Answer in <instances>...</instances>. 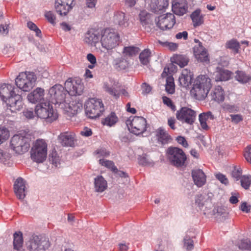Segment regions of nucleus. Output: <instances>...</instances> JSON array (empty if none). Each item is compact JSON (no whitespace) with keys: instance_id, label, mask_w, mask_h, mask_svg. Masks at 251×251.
I'll return each mask as SVG.
<instances>
[{"instance_id":"nucleus-51","label":"nucleus","mask_w":251,"mask_h":251,"mask_svg":"<svg viewBox=\"0 0 251 251\" xmlns=\"http://www.w3.org/2000/svg\"><path fill=\"white\" fill-rule=\"evenodd\" d=\"M8 131L5 128L0 127V145L5 141L9 137Z\"/></svg>"},{"instance_id":"nucleus-13","label":"nucleus","mask_w":251,"mask_h":251,"mask_svg":"<svg viewBox=\"0 0 251 251\" xmlns=\"http://www.w3.org/2000/svg\"><path fill=\"white\" fill-rule=\"evenodd\" d=\"M65 85L67 92L70 95H80L83 92L84 85L80 79L69 78Z\"/></svg>"},{"instance_id":"nucleus-57","label":"nucleus","mask_w":251,"mask_h":251,"mask_svg":"<svg viewBox=\"0 0 251 251\" xmlns=\"http://www.w3.org/2000/svg\"><path fill=\"white\" fill-rule=\"evenodd\" d=\"M95 152L98 157H107L110 155V152L104 148L98 149Z\"/></svg>"},{"instance_id":"nucleus-32","label":"nucleus","mask_w":251,"mask_h":251,"mask_svg":"<svg viewBox=\"0 0 251 251\" xmlns=\"http://www.w3.org/2000/svg\"><path fill=\"white\" fill-rule=\"evenodd\" d=\"M25 182L21 177L17 179V198L22 200L25 196Z\"/></svg>"},{"instance_id":"nucleus-24","label":"nucleus","mask_w":251,"mask_h":251,"mask_svg":"<svg viewBox=\"0 0 251 251\" xmlns=\"http://www.w3.org/2000/svg\"><path fill=\"white\" fill-rule=\"evenodd\" d=\"M155 136L158 142L162 145L167 144L172 140L171 135L161 127L156 130Z\"/></svg>"},{"instance_id":"nucleus-36","label":"nucleus","mask_w":251,"mask_h":251,"mask_svg":"<svg viewBox=\"0 0 251 251\" xmlns=\"http://www.w3.org/2000/svg\"><path fill=\"white\" fill-rule=\"evenodd\" d=\"M231 77V72L222 68H219L216 72V80L217 81H226Z\"/></svg>"},{"instance_id":"nucleus-42","label":"nucleus","mask_w":251,"mask_h":251,"mask_svg":"<svg viewBox=\"0 0 251 251\" xmlns=\"http://www.w3.org/2000/svg\"><path fill=\"white\" fill-rule=\"evenodd\" d=\"M85 41L91 45H95L96 43L99 42V36L94 33H87Z\"/></svg>"},{"instance_id":"nucleus-30","label":"nucleus","mask_w":251,"mask_h":251,"mask_svg":"<svg viewBox=\"0 0 251 251\" xmlns=\"http://www.w3.org/2000/svg\"><path fill=\"white\" fill-rule=\"evenodd\" d=\"M171 62L178 65L181 68L188 65L189 59L187 56L184 54H174L171 58Z\"/></svg>"},{"instance_id":"nucleus-31","label":"nucleus","mask_w":251,"mask_h":251,"mask_svg":"<svg viewBox=\"0 0 251 251\" xmlns=\"http://www.w3.org/2000/svg\"><path fill=\"white\" fill-rule=\"evenodd\" d=\"M107 187V183L101 176H99L95 178L94 188L97 192H102Z\"/></svg>"},{"instance_id":"nucleus-46","label":"nucleus","mask_w":251,"mask_h":251,"mask_svg":"<svg viewBox=\"0 0 251 251\" xmlns=\"http://www.w3.org/2000/svg\"><path fill=\"white\" fill-rule=\"evenodd\" d=\"M23 233L21 231L17 232V251H25L23 249Z\"/></svg>"},{"instance_id":"nucleus-34","label":"nucleus","mask_w":251,"mask_h":251,"mask_svg":"<svg viewBox=\"0 0 251 251\" xmlns=\"http://www.w3.org/2000/svg\"><path fill=\"white\" fill-rule=\"evenodd\" d=\"M118 121V118L114 112H111L107 117L101 120V124L104 126H112Z\"/></svg>"},{"instance_id":"nucleus-38","label":"nucleus","mask_w":251,"mask_h":251,"mask_svg":"<svg viewBox=\"0 0 251 251\" xmlns=\"http://www.w3.org/2000/svg\"><path fill=\"white\" fill-rule=\"evenodd\" d=\"M239 249L242 251H251V241L248 238H244L236 243Z\"/></svg>"},{"instance_id":"nucleus-54","label":"nucleus","mask_w":251,"mask_h":251,"mask_svg":"<svg viewBox=\"0 0 251 251\" xmlns=\"http://www.w3.org/2000/svg\"><path fill=\"white\" fill-rule=\"evenodd\" d=\"M45 16L48 21L52 25L55 24L56 16L52 11L46 12Z\"/></svg>"},{"instance_id":"nucleus-64","label":"nucleus","mask_w":251,"mask_h":251,"mask_svg":"<svg viewBox=\"0 0 251 251\" xmlns=\"http://www.w3.org/2000/svg\"><path fill=\"white\" fill-rule=\"evenodd\" d=\"M244 156L246 160L251 163V146H248L246 148Z\"/></svg>"},{"instance_id":"nucleus-22","label":"nucleus","mask_w":251,"mask_h":251,"mask_svg":"<svg viewBox=\"0 0 251 251\" xmlns=\"http://www.w3.org/2000/svg\"><path fill=\"white\" fill-rule=\"evenodd\" d=\"M192 176L195 185L201 187L206 183V176L201 169H195L192 171Z\"/></svg>"},{"instance_id":"nucleus-61","label":"nucleus","mask_w":251,"mask_h":251,"mask_svg":"<svg viewBox=\"0 0 251 251\" xmlns=\"http://www.w3.org/2000/svg\"><path fill=\"white\" fill-rule=\"evenodd\" d=\"M142 93L144 94H149L152 90L151 87L147 83H143L141 85Z\"/></svg>"},{"instance_id":"nucleus-48","label":"nucleus","mask_w":251,"mask_h":251,"mask_svg":"<svg viewBox=\"0 0 251 251\" xmlns=\"http://www.w3.org/2000/svg\"><path fill=\"white\" fill-rule=\"evenodd\" d=\"M158 43L164 47L167 48L169 50L171 51L176 50L178 47V45L176 43L169 42H162L158 41Z\"/></svg>"},{"instance_id":"nucleus-23","label":"nucleus","mask_w":251,"mask_h":251,"mask_svg":"<svg viewBox=\"0 0 251 251\" xmlns=\"http://www.w3.org/2000/svg\"><path fill=\"white\" fill-rule=\"evenodd\" d=\"M168 4V0H151L149 7L152 12L157 13L165 9Z\"/></svg>"},{"instance_id":"nucleus-63","label":"nucleus","mask_w":251,"mask_h":251,"mask_svg":"<svg viewBox=\"0 0 251 251\" xmlns=\"http://www.w3.org/2000/svg\"><path fill=\"white\" fill-rule=\"evenodd\" d=\"M204 200V196L201 194L198 195L197 196L195 203L198 205L199 207H202L204 205V203L203 202Z\"/></svg>"},{"instance_id":"nucleus-10","label":"nucleus","mask_w":251,"mask_h":251,"mask_svg":"<svg viewBox=\"0 0 251 251\" xmlns=\"http://www.w3.org/2000/svg\"><path fill=\"white\" fill-rule=\"evenodd\" d=\"M31 134L29 131L22 130L17 133V153L22 154L27 152L30 148Z\"/></svg>"},{"instance_id":"nucleus-25","label":"nucleus","mask_w":251,"mask_h":251,"mask_svg":"<svg viewBox=\"0 0 251 251\" xmlns=\"http://www.w3.org/2000/svg\"><path fill=\"white\" fill-rule=\"evenodd\" d=\"M193 78V74L190 70L183 69L181 75L179 77V82L180 85L183 87H189Z\"/></svg>"},{"instance_id":"nucleus-52","label":"nucleus","mask_w":251,"mask_h":251,"mask_svg":"<svg viewBox=\"0 0 251 251\" xmlns=\"http://www.w3.org/2000/svg\"><path fill=\"white\" fill-rule=\"evenodd\" d=\"M49 159L52 164L54 165L56 167L59 164V157L56 151H52V152L50 154Z\"/></svg>"},{"instance_id":"nucleus-55","label":"nucleus","mask_w":251,"mask_h":251,"mask_svg":"<svg viewBox=\"0 0 251 251\" xmlns=\"http://www.w3.org/2000/svg\"><path fill=\"white\" fill-rule=\"evenodd\" d=\"M194 242L192 239L188 236H186L184 239V247L187 251H190L193 249Z\"/></svg>"},{"instance_id":"nucleus-29","label":"nucleus","mask_w":251,"mask_h":251,"mask_svg":"<svg viewBox=\"0 0 251 251\" xmlns=\"http://www.w3.org/2000/svg\"><path fill=\"white\" fill-rule=\"evenodd\" d=\"M194 27L200 26L204 23V16L201 13L200 9H197L190 15Z\"/></svg>"},{"instance_id":"nucleus-41","label":"nucleus","mask_w":251,"mask_h":251,"mask_svg":"<svg viewBox=\"0 0 251 251\" xmlns=\"http://www.w3.org/2000/svg\"><path fill=\"white\" fill-rule=\"evenodd\" d=\"M151 52L149 49H145L139 55V59L141 63L144 65L149 63Z\"/></svg>"},{"instance_id":"nucleus-35","label":"nucleus","mask_w":251,"mask_h":251,"mask_svg":"<svg viewBox=\"0 0 251 251\" xmlns=\"http://www.w3.org/2000/svg\"><path fill=\"white\" fill-rule=\"evenodd\" d=\"M68 112L73 115H75L81 110L82 108V102L80 100H73L69 103Z\"/></svg>"},{"instance_id":"nucleus-37","label":"nucleus","mask_w":251,"mask_h":251,"mask_svg":"<svg viewBox=\"0 0 251 251\" xmlns=\"http://www.w3.org/2000/svg\"><path fill=\"white\" fill-rule=\"evenodd\" d=\"M226 47L227 49L231 50L234 54H237L239 52L240 45L237 40L233 39L226 43Z\"/></svg>"},{"instance_id":"nucleus-45","label":"nucleus","mask_w":251,"mask_h":251,"mask_svg":"<svg viewBox=\"0 0 251 251\" xmlns=\"http://www.w3.org/2000/svg\"><path fill=\"white\" fill-rule=\"evenodd\" d=\"M140 49L138 47H126L124 48V53L129 56H132L136 55L139 51Z\"/></svg>"},{"instance_id":"nucleus-11","label":"nucleus","mask_w":251,"mask_h":251,"mask_svg":"<svg viewBox=\"0 0 251 251\" xmlns=\"http://www.w3.org/2000/svg\"><path fill=\"white\" fill-rule=\"evenodd\" d=\"M67 90L60 84H55L49 91L50 99L52 103L61 104L65 101Z\"/></svg>"},{"instance_id":"nucleus-28","label":"nucleus","mask_w":251,"mask_h":251,"mask_svg":"<svg viewBox=\"0 0 251 251\" xmlns=\"http://www.w3.org/2000/svg\"><path fill=\"white\" fill-rule=\"evenodd\" d=\"M104 90L108 93L110 95L112 96L116 99L119 98L120 96L121 86L118 83H114L113 85L110 86L107 83L104 84Z\"/></svg>"},{"instance_id":"nucleus-17","label":"nucleus","mask_w":251,"mask_h":251,"mask_svg":"<svg viewBox=\"0 0 251 251\" xmlns=\"http://www.w3.org/2000/svg\"><path fill=\"white\" fill-rule=\"evenodd\" d=\"M58 138L59 142L63 147H75V143L76 141L75 133L70 131L61 132Z\"/></svg>"},{"instance_id":"nucleus-26","label":"nucleus","mask_w":251,"mask_h":251,"mask_svg":"<svg viewBox=\"0 0 251 251\" xmlns=\"http://www.w3.org/2000/svg\"><path fill=\"white\" fill-rule=\"evenodd\" d=\"M128 19L126 17L125 13L121 11L115 12L112 19L114 24L122 28L128 26Z\"/></svg>"},{"instance_id":"nucleus-40","label":"nucleus","mask_w":251,"mask_h":251,"mask_svg":"<svg viewBox=\"0 0 251 251\" xmlns=\"http://www.w3.org/2000/svg\"><path fill=\"white\" fill-rule=\"evenodd\" d=\"M99 161V163L101 166H104L108 169L110 170L113 173H118V169L115 166L114 163L112 161L100 159Z\"/></svg>"},{"instance_id":"nucleus-8","label":"nucleus","mask_w":251,"mask_h":251,"mask_svg":"<svg viewBox=\"0 0 251 251\" xmlns=\"http://www.w3.org/2000/svg\"><path fill=\"white\" fill-rule=\"evenodd\" d=\"M35 111L39 118L46 119L50 122L55 121L58 117L52 106L49 102H41L36 105Z\"/></svg>"},{"instance_id":"nucleus-47","label":"nucleus","mask_w":251,"mask_h":251,"mask_svg":"<svg viewBox=\"0 0 251 251\" xmlns=\"http://www.w3.org/2000/svg\"><path fill=\"white\" fill-rule=\"evenodd\" d=\"M223 109L224 111L228 113H236L239 110L237 106L230 104H225L223 106Z\"/></svg>"},{"instance_id":"nucleus-7","label":"nucleus","mask_w":251,"mask_h":251,"mask_svg":"<svg viewBox=\"0 0 251 251\" xmlns=\"http://www.w3.org/2000/svg\"><path fill=\"white\" fill-rule=\"evenodd\" d=\"M36 80L33 73L22 72L17 76V87L23 91L28 92L33 87Z\"/></svg>"},{"instance_id":"nucleus-16","label":"nucleus","mask_w":251,"mask_h":251,"mask_svg":"<svg viewBox=\"0 0 251 251\" xmlns=\"http://www.w3.org/2000/svg\"><path fill=\"white\" fill-rule=\"evenodd\" d=\"M194 55L198 61L208 64L210 58L207 50L200 43L193 48Z\"/></svg>"},{"instance_id":"nucleus-56","label":"nucleus","mask_w":251,"mask_h":251,"mask_svg":"<svg viewBox=\"0 0 251 251\" xmlns=\"http://www.w3.org/2000/svg\"><path fill=\"white\" fill-rule=\"evenodd\" d=\"M162 100L163 103L170 107L173 111L176 110V106L170 98L164 96L162 97Z\"/></svg>"},{"instance_id":"nucleus-6","label":"nucleus","mask_w":251,"mask_h":251,"mask_svg":"<svg viewBox=\"0 0 251 251\" xmlns=\"http://www.w3.org/2000/svg\"><path fill=\"white\" fill-rule=\"evenodd\" d=\"M167 155L169 162L176 167L185 166L187 156L181 149L170 147L167 150Z\"/></svg>"},{"instance_id":"nucleus-20","label":"nucleus","mask_w":251,"mask_h":251,"mask_svg":"<svg viewBox=\"0 0 251 251\" xmlns=\"http://www.w3.org/2000/svg\"><path fill=\"white\" fill-rule=\"evenodd\" d=\"M44 96V89L40 87H37L28 94L27 99L30 102L36 103L43 100Z\"/></svg>"},{"instance_id":"nucleus-2","label":"nucleus","mask_w":251,"mask_h":251,"mask_svg":"<svg viewBox=\"0 0 251 251\" xmlns=\"http://www.w3.org/2000/svg\"><path fill=\"white\" fill-rule=\"evenodd\" d=\"M212 87L211 79L206 75H200L194 80L191 93L199 100H203Z\"/></svg>"},{"instance_id":"nucleus-15","label":"nucleus","mask_w":251,"mask_h":251,"mask_svg":"<svg viewBox=\"0 0 251 251\" xmlns=\"http://www.w3.org/2000/svg\"><path fill=\"white\" fill-rule=\"evenodd\" d=\"M74 0H55L54 8L60 16H66L75 6Z\"/></svg>"},{"instance_id":"nucleus-4","label":"nucleus","mask_w":251,"mask_h":251,"mask_svg":"<svg viewBox=\"0 0 251 251\" xmlns=\"http://www.w3.org/2000/svg\"><path fill=\"white\" fill-rule=\"evenodd\" d=\"M48 144L43 139H37L33 144L30 154L33 161L37 163L44 162L47 157Z\"/></svg>"},{"instance_id":"nucleus-12","label":"nucleus","mask_w":251,"mask_h":251,"mask_svg":"<svg viewBox=\"0 0 251 251\" xmlns=\"http://www.w3.org/2000/svg\"><path fill=\"white\" fill-rule=\"evenodd\" d=\"M196 117V112L187 107H182L176 113V117L178 120L189 125L193 124Z\"/></svg>"},{"instance_id":"nucleus-14","label":"nucleus","mask_w":251,"mask_h":251,"mask_svg":"<svg viewBox=\"0 0 251 251\" xmlns=\"http://www.w3.org/2000/svg\"><path fill=\"white\" fill-rule=\"evenodd\" d=\"M176 23L174 14L168 13L158 17L156 25L160 29L165 30L173 28Z\"/></svg>"},{"instance_id":"nucleus-43","label":"nucleus","mask_w":251,"mask_h":251,"mask_svg":"<svg viewBox=\"0 0 251 251\" xmlns=\"http://www.w3.org/2000/svg\"><path fill=\"white\" fill-rule=\"evenodd\" d=\"M236 78L238 81L246 83L251 79V76L247 75L244 72L238 71L236 72Z\"/></svg>"},{"instance_id":"nucleus-1","label":"nucleus","mask_w":251,"mask_h":251,"mask_svg":"<svg viewBox=\"0 0 251 251\" xmlns=\"http://www.w3.org/2000/svg\"><path fill=\"white\" fill-rule=\"evenodd\" d=\"M120 39L119 34L113 29L106 28L102 31L100 42L102 47L107 50L103 56L106 62L113 59L112 54L114 51L112 50L119 46Z\"/></svg>"},{"instance_id":"nucleus-53","label":"nucleus","mask_w":251,"mask_h":251,"mask_svg":"<svg viewBox=\"0 0 251 251\" xmlns=\"http://www.w3.org/2000/svg\"><path fill=\"white\" fill-rule=\"evenodd\" d=\"M27 27L32 30L35 31L36 36L38 37H41L42 35L41 31L40 29L37 26V25L32 22H28L27 23Z\"/></svg>"},{"instance_id":"nucleus-21","label":"nucleus","mask_w":251,"mask_h":251,"mask_svg":"<svg viewBox=\"0 0 251 251\" xmlns=\"http://www.w3.org/2000/svg\"><path fill=\"white\" fill-rule=\"evenodd\" d=\"M215 118L214 115L210 111L200 114L199 120L201 128L203 130H208L210 127L208 126L207 123L209 122V120H213Z\"/></svg>"},{"instance_id":"nucleus-39","label":"nucleus","mask_w":251,"mask_h":251,"mask_svg":"<svg viewBox=\"0 0 251 251\" xmlns=\"http://www.w3.org/2000/svg\"><path fill=\"white\" fill-rule=\"evenodd\" d=\"M165 90L168 94H173L175 91L174 79L172 75H168L166 78Z\"/></svg>"},{"instance_id":"nucleus-58","label":"nucleus","mask_w":251,"mask_h":251,"mask_svg":"<svg viewBox=\"0 0 251 251\" xmlns=\"http://www.w3.org/2000/svg\"><path fill=\"white\" fill-rule=\"evenodd\" d=\"M230 116L231 122L236 124L243 120V116L241 114H231Z\"/></svg>"},{"instance_id":"nucleus-49","label":"nucleus","mask_w":251,"mask_h":251,"mask_svg":"<svg viewBox=\"0 0 251 251\" xmlns=\"http://www.w3.org/2000/svg\"><path fill=\"white\" fill-rule=\"evenodd\" d=\"M241 186L245 189L249 188L251 184V177L249 176H243L241 178Z\"/></svg>"},{"instance_id":"nucleus-3","label":"nucleus","mask_w":251,"mask_h":251,"mask_svg":"<svg viewBox=\"0 0 251 251\" xmlns=\"http://www.w3.org/2000/svg\"><path fill=\"white\" fill-rule=\"evenodd\" d=\"M0 97L6 103V112L10 115L16 111V94L14 87L10 84H3L0 86Z\"/></svg>"},{"instance_id":"nucleus-44","label":"nucleus","mask_w":251,"mask_h":251,"mask_svg":"<svg viewBox=\"0 0 251 251\" xmlns=\"http://www.w3.org/2000/svg\"><path fill=\"white\" fill-rule=\"evenodd\" d=\"M174 63L172 62L164 68L162 74V77H167L168 75H171V74L176 71V67L174 65Z\"/></svg>"},{"instance_id":"nucleus-19","label":"nucleus","mask_w":251,"mask_h":251,"mask_svg":"<svg viewBox=\"0 0 251 251\" xmlns=\"http://www.w3.org/2000/svg\"><path fill=\"white\" fill-rule=\"evenodd\" d=\"M140 24L144 29L150 31L153 25L151 15L146 10L141 11L139 14Z\"/></svg>"},{"instance_id":"nucleus-60","label":"nucleus","mask_w":251,"mask_h":251,"mask_svg":"<svg viewBox=\"0 0 251 251\" xmlns=\"http://www.w3.org/2000/svg\"><path fill=\"white\" fill-rule=\"evenodd\" d=\"M216 178L219 180L222 183L226 185L228 183L227 178L225 175L219 173L215 175Z\"/></svg>"},{"instance_id":"nucleus-18","label":"nucleus","mask_w":251,"mask_h":251,"mask_svg":"<svg viewBox=\"0 0 251 251\" xmlns=\"http://www.w3.org/2000/svg\"><path fill=\"white\" fill-rule=\"evenodd\" d=\"M29 242L27 249L29 251H45L48 247V241L42 240L38 236H33Z\"/></svg>"},{"instance_id":"nucleus-50","label":"nucleus","mask_w":251,"mask_h":251,"mask_svg":"<svg viewBox=\"0 0 251 251\" xmlns=\"http://www.w3.org/2000/svg\"><path fill=\"white\" fill-rule=\"evenodd\" d=\"M115 65L118 70H124L127 67V62L122 58H119L116 60Z\"/></svg>"},{"instance_id":"nucleus-59","label":"nucleus","mask_w":251,"mask_h":251,"mask_svg":"<svg viewBox=\"0 0 251 251\" xmlns=\"http://www.w3.org/2000/svg\"><path fill=\"white\" fill-rule=\"evenodd\" d=\"M232 176L236 180H239L242 175V171L239 168H234L231 173Z\"/></svg>"},{"instance_id":"nucleus-62","label":"nucleus","mask_w":251,"mask_h":251,"mask_svg":"<svg viewBox=\"0 0 251 251\" xmlns=\"http://www.w3.org/2000/svg\"><path fill=\"white\" fill-rule=\"evenodd\" d=\"M176 140L178 143L181 145L183 147L187 148L188 147L187 141L184 137L179 136L176 138Z\"/></svg>"},{"instance_id":"nucleus-33","label":"nucleus","mask_w":251,"mask_h":251,"mask_svg":"<svg viewBox=\"0 0 251 251\" xmlns=\"http://www.w3.org/2000/svg\"><path fill=\"white\" fill-rule=\"evenodd\" d=\"M172 10L176 15H183L186 13L187 6L186 3V0L183 3L176 2L172 5Z\"/></svg>"},{"instance_id":"nucleus-5","label":"nucleus","mask_w":251,"mask_h":251,"mask_svg":"<svg viewBox=\"0 0 251 251\" xmlns=\"http://www.w3.org/2000/svg\"><path fill=\"white\" fill-rule=\"evenodd\" d=\"M86 116L90 119L100 117L104 112V107L102 101L95 98L89 99L85 104Z\"/></svg>"},{"instance_id":"nucleus-27","label":"nucleus","mask_w":251,"mask_h":251,"mask_svg":"<svg viewBox=\"0 0 251 251\" xmlns=\"http://www.w3.org/2000/svg\"><path fill=\"white\" fill-rule=\"evenodd\" d=\"M211 96L212 100L220 103L223 102L225 100V92L221 86H216L211 92Z\"/></svg>"},{"instance_id":"nucleus-9","label":"nucleus","mask_w":251,"mask_h":251,"mask_svg":"<svg viewBox=\"0 0 251 251\" xmlns=\"http://www.w3.org/2000/svg\"><path fill=\"white\" fill-rule=\"evenodd\" d=\"M126 124L130 132L136 135L143 133L147 128V120L142 117H130L126 120Z\"/></svg>"}]
</instances>
